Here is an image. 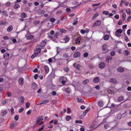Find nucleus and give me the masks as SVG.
Instances as JSON below:
<instances>
[{"label":"nucleus","mask_w":131,"mask_h":131,"mask_svg":"<svg viewBox=\"0 0 131 131\" xmlns=\"http://www.w3.org/2000/svg\"><path fill=\"white\" fill-rule=\"evenodd\" d=\"M71 118L70 116H68L66 118V120L67 121H69Z\"/></svg>","instance_id":"39"},{"label":"nucleus","mask_w":131,"mask_h":131,"mask_svg":"<svg viewBox=\"0 0 131 131\" xmlns=\"http://www.w3.org/2000/svg\"><path fill=\"white\" fill-rule=\"evenodd\" d=\"M123 21H124L126 18V14L125 13L122 14Z\"/></svg>","instance_id":"28"},{"label":"nucleus","mask_w":131,"mask_h":131,"mask_svg":"<svg viewBox=\"0 0 131 131\" xmlns=\"http://www.w3.org/2000/svg\"><path fill=\"white\" fill-rule=\"evenodd\" d=\"M43 44L42 45H39L37 46L36 48L34 49V53L38 54L40 52L41 50L44 47L46 44V42H45L44 41H43Z\"/></svg>","instance_id":"1"},{"label":"nucleus","mask_w":131,"mask_h":131,"mask_svg":"<svg viewBox=\"0 0 131 131\" xmlns=\"http://www.w3.org/2000/svg\"><path fill=\"white\" fill-rule=\"evenodd\" d=\"M99 67L101 69H103L105 66V64L103 62H101L99 64Z\"/></svg>","instance_id":"8"},{"label":"nucleus","mask_w":131,"mask_h":131,"mask_svg":"<svg viewBox=\"0 0 131 131\" xmlns=\"http://www.w3.org/2000/svg\"><path fill=\"white\" fill-rule=\"evenodd\" d=\"M81 56L80 53L79 51H76L74 54L73 57L74 58L80 57Z\"/></svg>","instance_id":"3"},{"label":"nucleus","mask_w":131,"mask_h":131,"mask_svg":"<svg viewBox=\"0 0 131 131\" xmlns=\"http://www.w3.org/2000/svg\"><path fill=\"white\" fill-rule=\"evenodd\" d=\"M117 71L120 72H123L124 71V70L123 68L121 67H118L117 69Z\"/></svg>","instance_id":"7"},{"label":"nucleus","mask_w":131,"mask_h":131,"mask_svg":"<svg viewBox=\"0 0 131 131\" xmlns=\"http://www.w3.org/2000/svg\"><path fill=\"white\" fill-rule=\"evenodd\" d=\"M31 110H29L27 113V115H29L31 113Z\"/></svg>","instance_id":"58"},{"label":"nucleus","mask_w":131,"mask_h":131,"mask_svg":"<svg viewBox=\"0 0 131 131\" xmlns=\"http://www.w3.org/2000/svg\"><path fill=\"white\" fill-rule=\"evenodd\" d=\"M98 105L99 106H102L104 105L103 102L102 101H100L98 102Z\"/></svg>","instance_id":"24"},{"label":"nucleus","mask_w":131,"mask_h":131,"mask_svg":"<svg viewBox=\"0 0 131 131\" xmlns=\"http://www.w3.org/2000/svg\"><path fill=\"white\" fill-rule=\"evenodd\" d=\"M40 21H37L35 22L34 24L35 25H36L40 23Z\"/></svg>","instance_id":"62"},{"label":"nucleus","mask_w":131,"mask_h":131,"mask_svg":"<svg viewBox=\"0 0 131 131\" xmlns=\"http://www.w3.org/2000/svg\"><path fill=\"white\" fill-rule=\"evenodd\" d=\"M107 46L105 44L103 45L102 49L103 51H105L107 50Z\"/></svg>","instance_id":"25"},{"label":"nucleus","mask_w":131,"mask_h":131,"mask_svg":"<svg viewBox=\"0 0 131 131\" xmlns=\"http://www.w3.org/2000/svg\"><path fill=\"white\" fill-rule=\"evenodd\" d=\"M101 23V21L100 20H98L95 22L93 24V27H94L95 26H99Z\"/></svg>","instance_id":"4"},{"label":"nucleus","mask_w":131,"mask_h":131,"mask_svg":"<svg viewBox=\"0 0 131 131\" xmlns=\"http://www.w3.org/2000/svg\"><path fill=\"white\" fill-rule=\"evenodd\" d=\"M38 74H36L34 76V78L35 80H36L38 77Z\"/></svg>","instance_id":"61"},{"label":"nucleus","mask_w":131,"mask_h":131,"mask_svg":"<svg viewBox=\"0 0 131 131\" xmlns=\"http://www.w3.org/2000/svg\"><path fill=\"white\" fill-rule=\"evenodd\" d=\"M15 119L16 121H17L19 119V116L18 115H16L14 118Z\"/></svg>","instance_id":"53"},{"label":"nucleus","mask_w":131,"mask_h":131,"mask_svg":"<svg viewBox=\"0 0 131 131\" xmlns=\"http://www.w3.org/2000/svg\"><path fill=\"white\" fill-rule=\"evenodd\" d=\"M10 2H8L5 3V5L7 6H10Z\"/></svg>","instance_id":"52"},{"label":"nucleus","mask_w":131,"mask_h":131,"mask_svg":"<svg viewBox=\"0 0 131 131\" xmlns=\"http://www.w3.org/2000/svg\"><path fill=\"white\" fill-rule=\"evenodd\" d=\"M7 113V111L6 110L3 111L1 113V115L2 116H4Z\"/></svg>","instance_id":"13"},{"label":"nucleus","mask_w":131,"mask_h":131,"mask_svg":"<svg viewBox=\"0 0 131 131\" xmlns=\"http://www.w3.org/2000/svg\"><path fill=\"white\" fill-rule=\"evenodd\" d=\"M13 8L15 9H17L20 7V5L17 4L16 2L15 3L14 5L13 6Z\"/></svg>","instance_id":"14"},{"label":"nucleus","mask_w":131,"mask_h":131,"mask_svg":"<svg viewBox=\"0 0 131 131\" xmlns=\"http://www.w3.org/2000/svg\"><path fill=\"white\" fill-rule=\"evenodd\" d=\"M130 52L127 50H125V53L126 56H127L130 54Z\"/></svg>","instance_id":"42"},{"label":"nucleus","mask_w":131,"mask_h":131,"mask_svg":"<svg viewBox=\"0 0 131 131\" xmlns=\"http://www.w3.org/2000/svg\"><path fill=\"white\" fill-rule=\"evenodd\" d=\"M69 38L67 36L65 37L63 39V40H64V43L67 42H68L69 41Z\"/></svg>","instance_id":"16"},{"label":"nucleus","mask_w":131,"mask_h":131,"mask_svg":"<svg viewBox=\"0 0 131 131\" xmlns=\"http://www.w3.org/2000/svg\"><path fill=\"white\" fill-rule=\"evenodd\" d=\"M90 109V107H88L86 110L83 112V115L84 116H85L86 115V113L88 112Z\"/></svg>","instance_id":"10"},{"label":"nucleus","mask_w":131,"mask_h":131,"mask_svg":"<svg viewBox=\"0 0 131 131\" xmlns=\"http://www.w3.org/2000/svg\"><path fill=\"white\" fill-rule=\"evenodd\" d=\"M38 54H37L36 53H34V54H32V56H31V59H34L35 57H36L37 56V55H38Z\"/></svg>","instance_id":"31"},{"label":"nucleus","mask_w":131,"mask_h":131,"mask_svg":"<svg viewBox=\"0 0 131 131\" xmlns=\"http://www.w3.org/2000/svg\"><path fill=\"white\" fill-rule=\"evenodd\" d=\"M110 82H113L114 84H115L116 82V80L114 78H112L110 79Z\"/></svg>","instance_id":"23"},{"label":"nucleus","mask_w":131,"mask_h":131,"mask_svg":"<svg viewBox=\"0 0 131 131\" xmlns=\"http://www.w3.org/2000/svg\"><path fill=\"white\" fill-rule=\"evenodd\" d=\"M108 12L107 11H104L102 12V13L103 14L107 15L108 14Z\"/></svg>","instance_id":"36"},{"label":"nucleus","mask_w":131,"mask_h":131,"mask_svg":"<svg viewBox=\"0 0 131 131\" xmlns=\"http://www.w3.org/2000/svg\"><path fill=\"white\" fill-rule=\"evenodd\" d=\"M47 127L48 128H51L53 127V125L52 124L49 123V124H48Z\"/></svg>","instance_id":"47"},{"label":"nucleus","mask_w":131,"mask_h":131,"mask_svg":"<svg viewBox=\"0 0 131 131\" xmlns=\"http://www.w3.org/2000/svg\"><path fill=\"white\" fill-rule=\"evenodd\" d=\"M43 119V117L42 116L38 117L37 119V123H38L40 121L42 120Z\"/></svg>","instance_id":"15"},{"label":"nucleus","mask_w":131,"mask_h":131,"mask_svg":"<svg viewBox=\"0 0 131 131\" xmlns=\"http://www.w3.org/2000/svg\"><path fill=\"white\" fill-rule=\"evenodd\" d=\"M81 38L80 37H77L75 40V43L76 44H78L80 42Z\"/></svg>","instance_id":"20"},{"label":"nucleus","mask_w":131,"mask_h":131,"mask_svg":"<svg viewBox=\"0 0 131 131\" xmlns=\"http://www.w3.org/2000/svg\"><path fill=\"white\" fill-rule=\"evenodd\" d=\"M18 82L19 83L21 84V85H22L23 84V79L21 78H20L18 80Z\"/></svg>","instance_id":"12"},{"label":"nucleus","mask_w":131,"mask_h":131,"mask_svg":"<svg viewBox=\"0 0 131 131\" xmlns=\"http://www.w3.org/2000/svg\"><path fill=\"white\" fill-rule=\"evenodd\" d=\"M124 99V97L123 96H121L118 98L117 101L118 102H120L123 100Z\"/></svg>","instance_id":"21"},{"label":"nucleus","mask_w":131,"mask_h":131,"mask_svg":"<svg viewBox=\"0 0 131 131\" xmlns=\"http://www.w3.org/2000/svg\"><path fill=\"white\" fill-rule=\"evenodd\" d=\"M107 92L109 94H112L113 93L114 91L113 90H108L107 91Z\"/></svg>","instance_id":"44"},{"label":"nucleus","mask_w":131,"mask_h":131,"mask_svg":"<svg viewBox=\"0 0 131 131\" xmlns=\"http://www.w3.org/2000/svg\"><path fill=\"white\" fill-rule=\"evenodd\" d=\"M34 38V36L32 35H29L27 37V39L28 40H31Z\"/></svg>","instance_id":"17"},{"label":"nucleus","mask_w":131,"mask_h":131,"mask_svg":"<svg viewBox=\"0 0 131 131\" xmlns=\"http://www.w3.org/2000/svg\"><path fill=\"white\" fill-rule=\"evenodd\" d=\"M26 15L24 13H23L21 14V17L22 18H25L26 17Z\"/></svg>","instance_id":"46"},{"label":"nucleus","mask_w":131,"mask_h":131,"mask_svg":"<svg viewBox=\"0 0 131 131\" xmlns=\"http://www.w3.org/2000/svg\"><path fill=\"white\" fill-rule=\"evenodd\" d=\"M63 77H61L60 78V79H59V81H60L61 82V83L62 84H64L66 82V81H64L63 80H62V79H63Z\"/></svg>","instance_id":"30"},{"label":"nucleus","mask_w":131,"mask_h":131,"mask_svg":"<svg viewBox=\"0 0 131 131\" xmlns=\"http://www.w3.org/2000/svg\"><path fill=\"white\" fill-rule=\"evenodd\" d=\"M112 59V57L110 56L107 57L106 58V61L107 63L110 62L111 61Z\"/></svg>","instance_id":"11"},{"label":"nucleus","mask_w":131,"mask_h":131,"mask_svg":"<svg viewBox=\"0 0 131 131\" xmlns=\"http://www.w3.org/2000/svg\"><path fill=\"white\" fill-rule=\"evenodd\" d=\"M49 102V101L48 100H45L44 101H43L41 103H40L39 104H37V105H40L42 104H44L45 103H47Z\"/></svg>","instance_id":"19"},{"label":"nucleus","mask_w":131,"mask_h":131,"mask_svg":"<svg viewBox=\"0 0 131 131\" xmlns=\"http://www.w3.org/2000/svg\"><path fill=\"white\" fill-rule=\"evenodd\" d=\"M59 35V34L58 32H56L54 36L55 38H57L58 37V36Z\"/></svg>","instance_id":"59"},{"label":"nucleus","mask_w":131,"mask_h":131,"mask_svg":"<svg viewBox=\"0 0 131 131\" xmlns=\"http://www.w3.org/2000/svg\"><path fill=\"white\" fill-rule=\"evenodd\" d=\"M121 3L124 4L126 6H127L129 4L128 2H126L124 0H121Z\"/></svg>","instance_id":"26"},{"label":"nucleus","mask_w":131,"mask_h":131,"mask_svg":"<svg viewBox=\"0 0 131 131\" xmlns=\"http://www.w3.org/2000/svg\"><path fill=\"white\" fill-rule=\"evenodd\" d=\"M65 91L66 92L68 93H70V90L69 89V88H67L66 89Z\"/></svg>","instance_id":"43"},{"label":"nucleus","mask_w":131,"mask_h":131,"mask_svg":"<svg viewBox=\"0 0 131 131\" xmlns=\"http://www.w3.org/2000/svg\"><path fill=\"white\" fill-rule=\"evenodd\" d=\"M100 4V3H98L96 4H93L92 5L93 7H94L96 6H98Z\"/></svg>","instance_id":"48"},{"label":"nucleus","mask_w":131,"mask_h":131,"mask_svg":"<svg viewBox=\"0 0 131 131\" xmlns=\"http://www.w3.org/2000/svg\"><path fill=\"white\" fill-rule=\"evenodd\" d=\"M126 12L127 14L128 15H130L131 13L130 9L129 8L127 9L126 10Z\"/></svg>","instance_id":"37"},{"label":"nucleus","mask_w":131,"mask_h":131,"mask_svg":"<svg viewBox=\"0 0 131 131\" xmlns=\"http://www.w3.org/2000/svg\"><path fill=\"white\" fill-rule=\"evenodd\" d=\"M115 54V52L114 51H112L111 53V55L112 56H114Z\"/></svg>","instance_id":"63"},{"label":"nucleus","mask_w":131,"mask_h":131,"mask_svg":"<svg viewBox=\"0 0 131 131\" xmlns=\"http://www.w3.org/2000/svg\"><path fill=\"white\" fill-rule=\"evenodd\" d=\"M45 125H43L41 128L38 129V131H41L43 129Z\"/></svg>","instance_id":"40"},{"label":"nucleus","mask_w":131,"mask_h":131,"mask_svg":"<svg viewBox=\"0 0 131 131\" xmlns=\"http://www.w3.org/2000/svg\"><path fill=\"white\" fill-rule=\"evenodd\" d=\"M67 113L69 114L71 112V109L69 107H68L67 108Z\"/></svg>","instance_id":"55"},{"label":"nucleus","mask_w":131,"mask_h":131,"mask_svg":"<svg viewBox=\"0 0 131 131\" xmlns=\"http://www.w3.org/2000/svg\"><path fill=\"white\" fill-rule=\"evenodd\" d=\"M99 14L98 13H96L94 15V16H93L92 18H95L97 17V16H99Z\"/></svg>","instance_id":"56"},{"label":"nucleus","mask_w":131,"mask_h":131,"mask_svg":"<svg viewBox=\"0 0 131 131\" xmlns=\"http://www.w3.org/2000/svg\"><path fill=\"white\" fill-rule=\"evenodd\" d=\"M17 125L16 123L14 122L12 123L10 125V127L11 129H13Z\"/></svg>","instance_id":"5"},{"label":"nucleus","mask_w":131,"mask_h":131,"mask_svg":"<svg viewBox=\"0 0 131 131\" xmlns=\"http://www.w3.org/2000/svg\"><path fill=\"white\" fill-rule=\"evenodd\" d=\"M9 54L8 53H5L4 55V58L6 57H9Z\"/></svg>","instance_id":"35"},{"label":"nucleus","mask_w":131,"mask_h":131,"mask_svg":"<svg viewBox=\"0 0 131 131\" xmlns=\"http://www.w3.org/2000/svg\"><path fill=\"white\" fill-rule=\"evenodd\" d=\"M89 82V81L88 79H86L83 81V83L84 84H87Z\"/></svg>","instance_id":"32"},{"label":"nucleus","mask_w":131,"mask_h":131,"mask_svg":"<svg viewBox=\"0 0 131 131\" xmlns=\"http://www.w3.org/2000/svg\"><path fill=\"white\" fill-rule=\"evenodd\" d=\"M32 87L33 89L35 90L37 88L38 85L35 82H34L32 84Z\"/></svg>","instance_id":"9"},{"label":"nucleus","mask_w":131,"mask_h":131,"mask_svg":"<svg viewBox=\"0 0 131 131\" xmlns=\"http://www.w3.org/2000/svg\"><path fill=\"white\" fill-rule=\"evenodd\" d=\"M104 39L105 40H107L109 39V36L107 35H106L104 38Z\"/></svg>","instance_id":"33"},{"label":"nucleus","mask_w":131,"mask_h":131,"mask_svg":"<svg viewBox=\"0 0 131 131\" xmlns=\"http://www.w3.org/2000/svg\"><path fill=\"white\" fill-rule=\"evenodd\" d=\"M50 20L51 22L53 23L55 21V19L54 18H52L50 19Z\"/></svg>","instance_id":"50"},{"label":"nucleus","mask_w":131,"mask_h":131,"mask_svg":"<svg viewBox=\"0 0 131 131\" xmlns=\"http://www.w3.org/2000/svg\"><path fill=\"white\" fill-rule=\"evenodd\" d=\"M122 32V31L121 29H117L115 32V35L116 36L119 37L121 36V34Z\"/></svg>","instance_id":"2"},{"label":"nucleus","mask_w":131,"mask_h":131,"mask_svg":"<svg viewBox=\"0 0 131 131\" xmlns=\"http://www.w3.org/2000/svg\"><path fill=\"white\" fill-rule=\"evenodd\" d=\"M75 123L76 124H81L82 123V122L81 120H76L75 121Z\"/></svg>","instance_id":"41"},{"label":"nucleus","mask_w":131,"mask_h":131,"mask_svg":"<svg viewBox=\"0 0 131 131\" xmlns=\"http://www.w3.org/2000/svg\"><path fill=\"white\" fill-rule=\"evenodd\" d=\"M80 64H78L76 67V69L77 70H79L80 69Z\"/></svg>","instance_id":"49"},{"label":"nucleus","mask_w":131,"mask_h":131,"mask_svg":"<svg viewBox=\"0 0 131 131\" xmlns=\"http://www.w3.org/2000/svg\"><path fill=\"white\" fill-rule=\"evenodd\" d=\"M100 79L98 77H95L93 79V82L95 83H96L100 82Z\"/></svg>","instance_id":"6"},{"label":"nucleus","mask_w":131,"mask_h":131,"mask_svg":"<svg viewBox=\"0 0 131 131\" xmlns=\"http://www.w3.org/2000/svg\"><path fill=\"white\" fill-rule=\"evenodd\" d=\"M88 55V53L86 52L84 53L83 54V56L84 57H87Z\"/></svg>","instance_id":"51"},{"label":"nucleus","mask_w":131,"mask_h":131,"mask_svg":"<svg viewBox=\"0 0 131 131\" xmlns=\"http://www.w3.org/2000/svg\"><path fill=\"white\" fill-rule=\"evenodd\" d=\"M45 13V11L43 10H40L38 12V15H41L44 14Z\"/></svg>","instance_id":"27"},{"label":"nucleus","mask_w":131,"mask_h":131,"mask_svg":"<svg viewBox=\"0 0 131 131\" xmlns=\"http://www.w3.org/2000/svg\"><path fill=\"white\" fill-rule=\"evenodd\" d=\"M122 23V20H120L117 23V24L118 25H121Z\"/></svg>","instance_id":"64"},{"label":"nucleus","mask_w":131,"mask_h":131,"mask_svg":"<svg viewBox=\"0 0 131 131\" xmlns=\"http://www.w3.org/2000/svg\"><path fill=\"white\" fill-rule=\"evenodd\" d=\"M114 18L117 19H118L119 18V16L118 15H116L114 16Z\"/></svg>","instance_id":"60"},{"label":"nucleus","mask_w":131,"mask_h":131,"mask_svg":"<svg viewBox=\"0 0 131 131\" xmlns=\"http://www.w3.org/2000/svg\"><path fill=\"white\" fill-rule=\"evenodd\" d=\"M77 100L78 102H83L84 101V100L83 99H81V98H77Z\"/></svg>","instance_id":"38"},{"label":"nucleus","mask_w":131,"mask_h":131,"mask_svg":"<svg viewBox=\"0 0 131 131\" xmlns=\"http://www.w3.org/2000/svg\"><path fill=\"white\" fill-rule=\"evenodd\" d=\"M59 31L62 33H65L67 32V31L63 29H60L59 30Z\"/></svg>","instance_id":"34"},{"label":"nucleus","mask_w":131,"mask_h":131,"mask_svg":"<svg viewBox=\"0 0 131 131\" xmlns=\"http://www.w3.org/2000/svg\"><path fill=\"white\" fill-rule=\"evenodd\" d=\"M80 32L82 34H84L86 32V31L82 29L81 30Z\"/></svg>","instance_id":"57"},{"label":"nucleus","mask_w":131,"mask_h":131,"mask_svg":"<svg viewBox=\"0 0 131 131\" xmlns=\"http://www.w3.org/2000/svg\"><path fill=\"white\" fill-rule=\"evenodd\" d=\"M44 68L46 73H48L49 71V67L47 65H45L44 66Z\"/></svg>","instance_id":"18"},{"label":"nucleus","mask_w":131,"mask_h":131,"mask_svg":"<svg viewBox=\"0 0 131 131\" xmlns=\"http://www.w3.org/2000/svg\"><path fill=\"white\" fill-rule=\"evenodd\" d=\"M20 100L21 103H23L24 101V97L21 96L20 98Z\"/></svg>","instance_id":"45"},{"label":"nucleus","mask_w":131,"mask_h":131,"mask_svg":"<svg viewBox=\"0 0 131 131\" xmlns=\"http://www.w3.org/2000/svg\"><path fill=\"white\" fill-rule=\"evenodd\" d=\"M13 26L11 25H10L7 28V30L8 32H10L13 30Z\"/></svg>","instance_id":"22"},{"label":"nucleus","mask_w":131,"mask_h":131,"mask_svg":"<svg viewBox=\"0 0 131 131\" xmlns=\"http://www.w3.org/2000/svg\"><path fill=\"white\" fill-rule=\"evenodd\" d=\"M124 39L126 42H127L129 41V39L128 37H127V36H125L124 37Z\"/></svg>","instance_id":"54"},{"label":"nucleus","mask_w":131,"mask_h":131,"mask_svg":"<svg viewBox=\"0 0 131 131\" xmlns=\"http://www.w3.org/2000/svg\"><path fill=\"white\" fill-rule=\"evenodd\" d=\"M78 19V18L77 17L75 18L74 19V20L75 21L73 23V25H75L76 24L78 23L77 20Z\"/></svg>","instance_id":"29"}]
</instances>
